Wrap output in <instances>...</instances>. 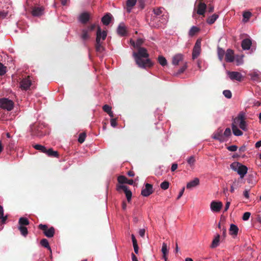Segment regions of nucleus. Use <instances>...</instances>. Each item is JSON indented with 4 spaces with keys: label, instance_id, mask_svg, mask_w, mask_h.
<instances>
[{
    "label": "nucleus",
    "instance_id": "nucleus-1",
    "mask_svg": "<svg viewBox=\"0 0 261 261\" xmlns=\"http://www.w3.org/2000/svg\"><path fill=\"white\" fill-rule=\"evenodd\" d=\"M133 56L136 64L140 68L151 67L153 65V63L148 58L149 54L147 49L144 47H139L138 52H134Z\"/></svg>",
    "mask_w": 261,
    "mask_h": 261
},
{
    "label": "nucleus",
    "instance_id": "nucleus-2",
    "mask_svg": "<svg viewBox=\"0 0 261 261\" xmlns=\"http://www.w3.org/2000/svg\"><path fill=\"white\" fill-rule=\"evenodd\" d=\"M236 125H239L240 128L243 130L247 131L248 130L246 122L245 120V115L243 113H240L233 121V122Z\"/></svg>",
    "mask_w": 261,
    "mask_h": 261
},
{
    "label": "nucleus",
    "instance_id": "nucleus-3",
    "mask_svg": "<svg viewBox=\"0 0 261 261\" xmlns=\"http://www.w3.org/2000/svg\"><path fill=\"white\" fill-rule=\"evenodd\" d=\"M0 108L10 111L14 108V102L12 100L6 98H0Z\"/></svg>",
    "mask_w": 261,
    "mask_h": 261
},
{
    "label": "nucleus",
    "instance_id": "nucleus-4",
    "mask_svg": "<svg viewBox=\"0 0 261 261\" xmlns=\"http://www.w3.org/2000/svg\"><path fill=\"white\" fill-rule=\"evenodd\" d=\"M38 228L42 230L44 234L47 238H52L55 234V229L54 227L48 228L47 225L40 224L38 226Z\"/></svg>",
    "mask_w": 261,
    "mask_h": 261
},
{
    "label": "nucleus",
    "instance_id": "nucleus-5",
    "mask_svg": "<svg viewBox=\"0 0 261 261\" xmlns=\"http://www.w3.org/2000/svg\"><path fill=\"white\" fill-rule=\"evenodd\" d=\"M201 52V40L198 39L193 47L192 51V59H196L200 55Z\"/></svg>",
    "mask_w": 261,
    "mask_h": 261
},
{
    "label": "nucleus",
    "instance_id": "nucleus-6",
    "mask_svg": "<svg viewBox=\"0 0 261 261\" xmlns=\"http://www.w3.org/2000/svg\"><path fill=\"white\" fill-rule=\"evenodd\" d=\"M212 138L215 140H218L220 142L226 141V139H225L223 136V129L220 128L214 132Z\"/></svg>",
    "mask_w": 261,
    "mask_h": 261
},
{
    "label": "nucleus",
    "instance_id": "nucleus-7",
    "mask_svg": "<svg viewBox=\"0 0 261 261\" xmlns=\"http://www.w3.org/2000/svg\"><path fill=\"white\" fill-rule=\"evenodd\" d=\"M153 192V186L151 184L147 183L145 185V188L141 191V195L144 197H148Z\"/></svg>",
    "mask_w": 261,
    "mask_h": 261
},
{
    "label": "nucleus",
    "instance_id": "nucleus-8",
    "mask_svg": "<svg viewBox=\"0 0 261 261\" xmlns=\"http://www.w3.org/2000/svg\"><path fill=\"white\" fill-rule=\"evenodd\" d=\"M117 33L121 37L126 36L127 35V28L123 22H121L118 25L117 28Z\"/></svg>",
    "mask_w": 261,
    "mask_h": 261
},
{
    "label": "nucleus",
    "instance_id": "nucleus-9",
    "mask_svg": "<svg viewBox=\"0 0 261 261\" xmlns=\"http://www.w3.org/2000/svg\"><path fill=\"white\" fill-rule=\"evenodd\" d=\"M107 36V32L106 31H103L102 32L100 27L98 26L96 32V41H99V42H101V39H102V41H104L106 39Z\"/></svg>",
    "mask_w": 261,
    "mask_h": 261
},
{
    "label": "nucleus",
    "instance_id": "nucleus-10",
    "mask_svg": "<svg viewBox=\"0 0 261 261\" xmlns=\"http://www.w3.org/2000/svg\"><path fill=\"white\" fill-rule=\"evenodd\" d=\"M31 85V81L30 79V76H28L27 78L23 79L20 82V87L21 89L27 90Z\"/></svg>",
    "mask_w": 261,
    "mask_h": 261
},
{
    "label": "nucleus",
    "instance_id": "nucleus-11",
    "mask_svg": "<svg viewBox=\"0 0 261 261\" xmlns=\"http://www.w3.org/2000/svg\"><path fill=\"white\" fill-rule=\"evenodd\" d=\"M32 15L33 16L39 17L44 13V8L43 7H34L32 9Z\"/></svg>",
    "mask_w": 261,
    "mask_h": 261
},
{
    "label": "nucleus",
    "instance_id": "nucleus-12",
    "mask_svg": "<svg viewBox=\"0 0 261 261\" xmlns=\"http://www.w3.org/2000/svg\"><path fill=\"white\" fill-rule=\"evenodd\" d=\"M223 206V204L220 201H213L211 203V210L215 212H219L221 209L222 208V207Z\"/></svg>",
    "mask_w": 261,
    "mask_h": 261
},
{
    "label": "nucleus",
    "instance_id": "nucleus-13",
    "mask_svg": "<svg viewBox=\"0 0 261 261\" xmlns=\"http://www.w3.org/2000/svg\"><path fill=\"white\" fill-rule=\"evenodd\" d=\"M229 77L232 80H237L238 81H241L242 79V75L241 73L237 71H229L228 73Z\"/></svg>",
    "mask_w": 261,
    "mask_h": 261
},
{
    "label": "nucleus",
    "instance_id": "nucleus-14",
    "mask_svg": "<svg viewBox=\"0 0 261 261\" xmlns=\"http://www.w3.org/2000/svg\"><path fill=\"white\" fill-rule=\"evenodd\" d=\"M206 9V4L204 3H202V0H200L197 7V13L199 15L204 16Z\"/></svg>",
    "mask_w": 261,
    "mask_h": 261
},
{
    "label": "nucleus",
    "instance_id": "nucleus-15",
    "mask_svg": "<svg viewBox=\"0 0 261 261\" xmlns=\"http://www.w3.org/2000/svg\"><path fill=\"white\" fill-rule=\"evenodd\" d=\"M90 20V14L88 12L81 13L79 17V20L83 24H86Z\"/></svg>",
    "mask_w": 261,
    "mask_h": 261
},
{
    "label": "nucleus",
    "instance_id": "nucleus-16",
    "mask_svg": "<svg viewBox=\"0 0 261 261\" xmlns=\"http://www.w3.org/2000/svg\"><path fill=\"white\" fill-rule=\"evenodd\" d=\"M234 52L232 50L228 49L225 54V60L227 62H232L234 61Z\"/></svg>",
    "mask_w": 261,
    "mask_h": 261
},
{
    "label": "nucleus",
    "instance_id": "nucleus-17",
    "mask_svg": "<svg viewBox=\"0 0 261 261\" xmlns=\"http://www.w3.org/2000/svg\"><path fill=\"white\" fill-rule=\"evenodd\" d=\"M184 59V56L181 54H178L174 56L172 58V63L174 65H178L180 62Z\"/></svg>",
    "mask_w": 261,
    "mask_h": 261
},
{
    "label": "nucleus",
    "instance_id": "nucleus-18",
    "mask_svg": "<svg viewBox=\"0 0 261 261\" xmlns=\"http://www.w3.org/2000/svg\"><path fill=\"white\" fill-rule=\"evenodd\" d=\"M252 45V41L250 39L246 38L244 39L241 43V46L244 50H248Z\"/></svg>",
    "mask_w": 261,
    "mask_h": 261
},
{
    "label": "nucleus",
    "instance_id": "nucleus-19",
    "mask_svg": "<svg viewBox=\"0 0 261 261\" xmlns=\"http://www.w3.org/2000/svg\"><path fill=\"white\" fill-rule=\"evenodd\" d=\"M239 231L238 227L233 224H230V228L229 230L230 235L233 236V238L236 237Z\"/></svg>",
    "mask_w": 261,
    "mask_h": 261
},
{
    "label": "nucleus",
    "instance_id": "nucleus-20",
    "mask_svg": "<svg viewBox=\"0 0 261 261\" xmlns=\"http://www.w3.org/2000/svg\"><path fill=\"white\" fill-rule=\"evenodd\" d=\"M112 17V16L110 13H107L101 18L102 23L105 25H109L111 21Z\"/></svg>",
    "mask_w": 261,
    "mask_h": 261
},
{
    "label": "nucleus",
    "instance_id": "nucleus-21",
    "mask_svg": "<svg viewBox=\"0 0 261 261\" xmlns=\"http://www.w3.org/2000/svg\"><path fill=\"white\" fill-rule=\"evenodd\" d=\"M137 3V0H127L126 5V11L127 13H129L133 7L136 5Z\"/></svg>",
    "mask_w": 261,
    "mask_h": 261
},
{
    "label": "nucleus",
    "instance_id": "nucleus-22",
    "mask_svg": "<svg viewBox=\"0 0 261 261\" xmlns=\"http://www.w3.org/2000/svg\"><path fill=\"white\" fill-rule=\"evenodd\" d=\"M199 184V179L198 178H195L193 180L189 182L187 184V188L191 189L198 186Z\"/></svg>",
    "mask_w": 261,
    "mask_h": 261
},
{
    "label": "nucleus",
    "instance_id": "nucleus-23",
    "mask_svg": "<svg viewBox=\"0 0 261 261\" xmlns=\"http://www.w3.org/2000/svg\"><path fill=\"white\" fill-rule=\"evenodd\" d=\"M247 167L245 165H242L241 166H240L237 173L240 175L241 178H243L245 175L247 173Z\"/></svg>",
    "mask_w": 261,
    "mask_h": 261
},
{
    "label": "nucleus",
    "instance_id": "nucleus-24",
    "mask_svg": "<svg viewBox=\"0 0 261 261\" xmlns=\"http://www.w3.org/2000/svg\"><path fill=\"white\" fill-rule=\"evenodd\" d=\"M232 130L234 135L236 136H240L243 135V132L238 128V126L232 123L231 124Z\"/></svg>",
    "mask_w": 261,
    "mask_h": 261
},
{
    "label": "nucleus",
    "instance_id": "nucleus-25",
    "mask_svg": "<svg viewBox=\"0 0 261 261\" xmlns=\"http://www.w3.org/2000/svg\"><path fill=\"white\" fill-rule=\"evenodd\" d=\"M249 75L251 77V80L260 82L261 81V74L257 72H253L249 74Z\"/></svg>",
    "mask_w": 261,
    "mask_h": 261
},
{
    "label": "nucleus",
    "instance_id": "nucleus-26",
    "mask_svg": "<svg viewBox=\"0 0 261 261\" xmlns=\"http://www.w3.org/2000/svg\"><path fill=\"white\" fill-rule=\"evenodd\" d=\"M45 153H46L48 156L50 157H58L59 153L57 151H54L53 149L51 148L49 149L46 148V151H45Z\"/></svg>",
    "mask_w": 261,
    "mask_h": 261
},
{
    "label": "nucleus",
    "instance_id": "nucleus-27",
    "mask_svg": "<svg viewBox=\"0 0 261 261\" xmlns=\"http://www.w3.org/2000/svg\"><path fill=\"white\" fill-rule=\"evenodd\" d=\"M95 47L96 51L99 53L102 52L105 49V47L102 45V42H99V41H96Z\"/></svg>",
    "mask_w": 261,
    "mask_h": 261
},
{
    "label": "nucleus",
    "instance_id": "nucleus-28",
    "mask_svg": "<svg viewBox=\"0 0 261 261\" xmlns=\"http://www.w3.org/2000/svg\"><path fill=\"white\" fill-rule=\"evenodd\" d=\"M220 235L217 234L214 239L213 240L212 243L211 245V247L212 248H215L219 246V242H220Z\"/></svg>",
    "mask_w": 261,
    "mask_h": 261
},
{
    "label": "nucleus",
    "instance_id": "nucleus-29",
    "mask_svg": "<svg viewBox=\"0 0 261 261\" xmlns=\"http://www.w3.org/2000/svg\"><path fill=\"white\" fill-rule=\"evenodd\" d=\"M218 17L219 15L218 14H214L207 19L206 22L209 24H212L215 22Z\"/></svg>",
    "mask_w": 261,
    "mask_h": 261
},
{
    "label": "nucleus",
    "instance_id": "nucleus-30",
    "mask_svg": "<svg viewBox=\"0 0 261 261\" xmlns=\"http://www.w3.org/2000/svg\"><path fill=\"white\" fill-rule=\"evenodd\" d=\"M162 252L163 253V257L164 258L165 261H167V255L168 254V249L167 244L165 243H163L162 245Z\"/></svg>",
    "mask_w": 261,
    "mask_h": 261
},
{
    "label": "nucleus",
    "instance_id": "nucleus-31",
    "mask_svg": "<svg viewBox=\"0 0 261 261\" xmlns=\"http://www.w3.org/2000/svg\"><path fill=\"white\" fill-rule=\"evenodd\" d=\"M19 224L20 226H26L28 225L29 224V220L24 217H21L19 219Z\"/></svg>",
    "mask_w": 261,
    "mask_h": 261
},
{
    "label": "nucleus",
    "instance_id": "nucleus-32",
    "mask_svg": "<svg viewBox=\"0 0 261 261\" xmlns=\"http://www.w3.org/2000/svg\"><path fill=\"white\" fill-rule=\"evenodd\" d=\"M158 61L160 64L162 66H165L167 65V61L165 57L162 56H159Z\"/></svg>",
    "mask_w": 261,
    "mask_h": 261
},
{
    "label": "nucleus",
    "instance_id": "nucleus-33",
    "mask_svg": "<svg viewBox=\"0 0 261 261\" xmlns=\"http://www.w3.org/2000/svg\"><path fill=\"white\" fill-rule=\"evenodd\" d=\"M217 54L218 58L220 61H222L225 55V50L219 47H218L217 49Z\"/></svg>",
    "mask_w": 261,
    "mask_h": 261
},
{
    "label": "nucleus",
    "instance_id": "nucleus-34",
    "mask_svg": "<svg viewBox=\"0 0 261 261\" xmlns=\"http://www.w3.org/2000/svg\"><path fill=\"white\" fill-rule=\"evenodd\" d=\"M81 38L84 40H86L90 38V36L88 35V30L86 29H83L82 31Z\"/></svg>",
    "mask_w": 261,
    "mask_h": 261
},
{
    "label": "nucleus",
    "instance_id": "nucleus-35",
    "mask_svg": "<svg viewBox=\"0 0 261 261\" xmlns=\"http://www.w3.org/2000/svg\"><path fill=\"white\" fill-rule=\"evenodd\" d=\"M199 31V28L196 27H192L189 31V35L190 36H194Z\"/></svg>",
    "mask_w": 261,
    "mask_h": 261
},
{
    "label": "nucleus",
    "instance_id": "nucleus-36",
    "mask_svg": "<svg viewBox=\"0 0 261 261\" xmlns=\"http://www.w3.org/2000/svg\"><path fill=\"white\" fill-rule=\"evenodd\" d=\"M242 164L239 162H233L230 165V168L234 171L237 172L240 168V166Z\"/></svg>",
    "mask_w": 261,
    "mask_h": 261
},
{
    "label": "nucleus",
    "instance_id": "nucleus-37",
    "mask_svg": "<svg viewBox=\"0 0 261 261\" xmlns=\"http://www.w3.org/2000/svg\"><path fill=\"white\" fill-rule=\"evenodd\" d=\"M33 147L36 150H38L42 152L45 153V151H46V148L45 146H42L41 145L36 144L34 145Z\"/></svg>",
    "mask_w": 261,
    "mask_h": 261
},
{
    "label": "nucleus",
    "instance_id": "nucleus-38",
    "mask_svg": "<svg viewBox=\"0 0 261 261\" xmlns=\"http://www.w3.org/2000/svg\"><path fill=\"white\" fill-rule=\"evenodd\" d=\"M18 228L21 232V234L22 236L25 237L28 234V229L25 226H19Z\"/></svg>",
    "mask_w": 261,
    "mask_h": 261
},
{
    "label": "nucleus",
    "instance_id": "nucleus-39",
    "mask_svg": "<svg viewBox=\"0 0 261 261\" xmlns=\"http://www.w3.org/2000/svg\"><path fill=\"white\" fill-rule=\"evenodd\" d=\"M223 134V136L225 139H226V141L228 140V138L231 135V132L230 128H226Z\"/></svg>",
    "mask_w": 261,
    "mask_h": 261
},
{
    "label": "nucleus",
    "instance_id": "nucleus-40",
    "mask_svg": "<svg viewBox=\"0 0 261 261\" xmlns=\"http://www.w3.org/2000/svg\"><path fill=\"white\" fill-rule=\"evenodd\" d=\"M41 245L48 249H50L48 241L46 239H43L40 241Z\"/></svg>",
    "mask_w": 261,
    "mask_h": 261
},
{
    "label": "nucleus",
    "instance_id": "nucleus-41",
    "mask_svg": "<svg viewBox=\"0 0 261 261\" xmlns=\"http://www.w3.org/2000/svg\"><path fill=\"white\" fill-rule=\"evenodd\" d=\"M117 180L118 182L120 184H126L127 178L123 175H120L118 177Z\"/></svg>",
    "mask_w": 261,
    "mask_h": 261
},
{
    "label": "nucleus",
    "instance_id": "nucleus-42",
    "mask_svg": "<svg viewBox=\"0 0 261 261\" xmlns=\"http://www.w3.org/2000/svg\"><path fill=\"white\" fill-rule=\"evenodd\" d=\"M86 137V134L85 133H81L79 135V139H78L79 142L80 143H83L85 141Z\"/></svg>",
    "mask_w": 261,
    "mask_h": 261
},
{
    "label": "nucleus",
    "instance_id": "nucleus-43",
    "mask_svg": "<svg viewBox=\"0 0 261 261\" xmlns=\"http://www.w3.org/2000/svg\"><path fill=\"white\" fill-rule=\"evenodd\" d=\"M160 187L161 189L163 190H167V189H168L169 187V182L166 180L164 181L161 184Z\"/></svg>",
    "mask_w": 261,
    "mask_h": 261
},
{
    "label": "nucleus",
    "instance_id": "nucleus-44",
    "mask_svg": "<svg viewBox=\"0 0 261 261\" xmlns=\"http://www.w3.org/2000/svg\"><path fill=\"white\" fill-rule=\"evenodd\" d=\"M124 193L125 194V196L127 199V200L128 202H129L131 200L132 196V193L129 190H126L125 191H124Z\"/></svg>",
    "mask_w": 261,
    "mask_h": 261
},
{
    "label": "nucleus",
    "instance_id": "nucleus-45",
    "mask_svg": "<svg viewBox=\"0 0 261 261\" xmlns=\"http://www.w3.org/2000/svg\"><path fill=\"white\" fill-rule=\"evenodd\" d=\"M6 67L0 63V75H3L6 73Z\"/></svg>",
    "mask_w": 261,
    "mask_h": 261
},
{
    "label": "nucleus",
    "instance_id": "nucleus-46",
    "mask_svg": "<svg viewBox=\"0 0 261 261\" xmlns=\"http://www.w3.org/2000/svg\"><path fill=\"white\" fill-rule=\"evenodd\" d=\"M187 66L186 63H185L178 70V71L175 74L176 75H178L182 73H183L185 70L187 69Z\"/></svg>",
    "mask_w": 261,
    "mask_h": 261
},
{
    "label": "nucleus",
    "instance_id": "nucleus-47",
    "mask_svg": "<svg viewBox=\"0 0 261 261\" xmlns=\"http://www.w3.org/2000/svg\"><path fill=\"white\" fill-rule=\"evenodd\" d=\"M223 95L227 98H230L232 96L231 92L230 90H225L223 92Z\"/></svg>",
    "mask_w": 261,
    "mask_h": 261
},
{
    "label": "nucleus",
    "instance_id": "nucleus-48",
    "mask_svg": "<svg viewBox=\"0 0 261 261\" xmlns=\"http://www.w3.org/2000/svg\"><path fill=\"white\" fill-rule=\"evenodd\" d=\"M153 11L154 12V14L156 16L160 15L162 13V10L161 8H154Z\"/></svg>",
    "mask_w": 261,
    "mask_h": 261
},
{
    "label": "nucleus",
    "instance_id": "nucleus-49",
    "mask_svg": "<svg viewBox=\"0 0 261 261\" xmlns=\"http://www.w3.org/2000/svg\"><path fill=\"white\" fill-rule=\"evenodd\" d=\"M251 215V213L250 212H245L242 217V219L244 221H247L249 219L250 216Z\"/></svg>",
    "mask_w": 261,
    "mask_h": 261
},
{
    "label": "nucleus",
    "instance_id": "nucleus-50",
    "mask_svg": "<svg viewBox=\"0 0 261 261\" xmlns=\"http://www.w3.org/2000/svg\"><path fill=\"white\" fill-rule=\"evenodd\" d=\"M102 109L105 112L108 113L111 110L112 108L108 105H105L102 107Z\"/></svg>",
    "mask_w": 261,
    "mask_h": 261
},
{
    "label": "nucleus",
    "instance_id": "nucleus-51",
    "mask_svg": "<svg viewBox=\"0 0 261 261\" xmlns=\"http://www.w3.org/2000/svg\"><path fill=\"white\" fill-rule=\"evenodd\" d=\"M227 149L230 151H235L237 150L238 147L236 145H231L228 146Z\"/></svg>",
    "mask_w": 261,
    "mask_h": 261
},
{
    "label": "nucleus",
    "instance_id": "nucleus-52",
    "mask_svg": "<svg viewBox=\"0 0 261 261\" xmlns=\"http://www.w3.org/2000/svg\"><path fill=\"white\" fill-rule=\"evenodd\" d=\"M187 162L190 165H192L195 163V160L193 156H191L188 159Z\"/></svg>",
    "mask_w": 261,
    "mask_h": 261
},
{
    "label": "nucleus",
    "instance_id": "nucleus-53",
    "mask_svg": "<svg viewBox=\"0 0 261 261\" xmlns=\"http://www.w3.org/2000/svg\"><path fill=\"white\" fill-rule=\"evenodd\" d=\"M251 15V14L249 12H246L243 13V17L244 19H247V20H248L249 18L250 17Z\"/></svg>",
    "mask_w": 261,
    "mask_h": 261
},
{
    "label": "nucleus",
    "instance_id": "nucleus-54",
    "mask_svg": "<svg viewBox=\"0 0 261 261\" xmlns=\"http://www.w3.org/2000/svg\"><path fill=\"white\" fill-rule=\"evenodd\" d=\"M143 42V40L142 39H138L136 43V47L138 48L139 47H141L140 46L142 44Z\"/></svg>",
    "mask_w": 261,
    "mask_h": 261
},
{
    "label": "nucleus",
    "instance_id": "nucleus-55",
    "mask_svg": "<svg viewBox=\"0 0 261 261\" xmlns=\"http://www.w3.org/2000/svg\"><path fill=\"white\" fill-rule=\"evenodd\" d=\"M116 118H112L110 120L111 125L113 127H116L117 125Z\"/></svg>",
    "mask_w": 261,
    "mask_h": 261
},
{
    "label": "nucleus",
    "instance_id": "nucleus-56",
    "mask_svg": "<svg viewBox=\"0 0 261 261\" xmlns=\"http://www.w3.org/2000/svg\"><path fill=\"white\" fill-rule=\"evenodd\" d=\"M117 190L119 191V190L120 189H122L123 190V191H125L126 190H127V186H124V185H119V186H117Z\"/></svg>",
    "mask_w": 261,
    "mask_h": 261
},
{
    "label": "nucleus",
    "instance_id": "nucleus-57",
    "mask_svg": "<svg viewBox=\"0 0 261 261\" xmlns=\"http://www.w3.org/2000/svg\"><path fill=\"white\" fill-rule=\"evenodd\" d=\"M138 3L141 8L143 9L145 6V0H138Z\"/></svg>",
    "mask_w": 261,
    "mask_h": 261
},
{
    "label": "nucleus",
    "instance_id": "nucleus-58",
    "mask_svg": "<svg viewBox=\"0 0 261 261\" xmlns=\"http://www.w3.org/2000/svg\"><path fill=\"white\" fill-rule=\"evenodd\" d=\"M214 10V7L211 4H209L207 7V11L209 13H212Z\"/></svg>",
    "mask_w": 261,
    "mask_h": 261
},
{
    "label": "nucleus",
    "instance_id": "nucleus-59",
    "mask_svg": "<svg viewBox=\"0 0 261 261\" xmlns=\"http://www.w3.org/2000/svg\"><path fill=\"white\" fill-rule=\"evenodd\" d=\"M145 229H141L139 230V234L141 237L144 238L145 236Z\"/></svg>",
    "mask_w": 261,
    "mask_h": 261
},
{
    "label": "nucleus",
    "instance_id": "nucleus-60",
    "mask_svg": "<svg viewBox=\"0 0 261 261\" xmlns=\"http://www.w3.org/2000/svg\"><path fill=\"white\" fill-rule=\"evenodd\" d=\"M96 27V25L95 24H92L90 26H89L86 30H88V32L90 31H93Z\"/></svg>",
    "mask_w": 261,
    "mask_h": 261
},
{
    "label": "nucleus",
    "instance_id": "nucleus-61",
    "mask_svg": "<svg viewBox=\"0 0 261 261\" xmlns=\"http://www.w3.org/2000/svg\"><path fill=\"white\" fill-rule=\"evenodd\" d=\"M237 184L236 182H233L232 185H231V187H230V191L231 192V193H233L234 191V189L237 188Z\"/></svg>",
    "mask_w": 261,
    "mask_h": 261
},
{
    "label": "nucleus",
    "instance_id": "nucleus-62",
    "mask_svg": "<svg viewBox=\"0 0 261 261\" xmlns=\"http://www.w3.org/2000/svg\"><path fill=\"white\" fill-rule=\"evenodd\" d=\"M184 191H185V187H183L182 188V189L181 190V191H180V192L177 197V200H178L182 196Z\"/></svg>",
    "mask_w": 261,
    "mask_h": 261
},
{
    "label": "nucleus",
    "instance_id": "nucleus-63",
    "mask_svg": "<svg viewBox=\"0 0 261 261\" xmlns=\"http://www.w3.org/2000/svg\"><path fill=\"white\" fill-rule=\"evenodd\" d=\"M243 195L244 196V197L246 198H249V190H245L244 193H243Z\"/></svg>",
    "mask_w": 261,
    "mask_h": 261
},
{
    "label": "nucleus",
    "instance_id": "nucleus-64",
    "mask_svg": "<svg viewBox=\"0 0 261 261\" xmlns=\"http://www.w3.org/2000/svg\"><path fill=\"white\" fill-rule=\"evenodd\" d=\"M177 168V164L174 163L172 165L171 170L172 171H174Z\"/></svg>",
    "mask_w": 261,
    "mask_h": 261
}]
</instances>
